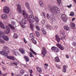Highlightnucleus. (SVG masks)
Masks as SVG:
<instances>
[{
	"label": "nucleus",
	"instance_id": "nucleus-62",
	"mask_svg": "<svg viewBox=\"0 0 76 76\" xmlns=\"http://www.w3.org/2000/svg\"><path fill=\"white\" fill-rule=\"evenodd\" d=\"M54 27L55 28V29H57V26H54Z\"/></svg>",
	"mask_w": 76,
	"mask_h": 76
},
{
	"label": "nucleus",
	"instance_id": "nucleus-49",
	"mask_svg": "<svg viewBox=\"0 0 76 76\" xmlns=\"http://www.w3.org/2000/svg\"><path fill=\"white\" fill-rule=\"evenodd\" d=\"M13 64H14L15 65H16L17 66L18 65V63L16 62H13Z\"/></svg>",
	"mask_w": 76,
	"mask_h": 76
},
{
	"label": "nucleus",
	"instance_id": "nucleus-52",
	"mask_svg": "<svg viewBox=\"0 0 76 76\" xmlns=\"http://www.w3.org/2000/svg\"><path fill=\"white\" fill-rule=\"evenodd\" d=\"M29 72L30 73H33V71L32 69L29 70Z\"/></svg>",
	"mask_w": 76,
	"mask_h": 76
},
{
	"label": "nucleus",
	"instance_id": "nucleus-40",
	"mask_svg": "<svg viewBox=\"0 0 76 76\" xmlns=\"http://www.w3.org/2000/svg\"><path fill=\"white\" fill-rule=\"evenodd\" d=\"M59 49H60L61 50H64V47H63V46H61L59 48Z\"/></svg>",
	"mask_w": 76,
	"mask_h": 76
},
{
	"label": "nucleus",
	"instance_id": "nucleus-36",
	"mask_svg": "<svg viewBox=\"0 0 76 76\" xmlns=\"http://www.w3.org/2000/svg\"><path fill=\"white\" fill-rule=\"evenodd\" d=\"M72 44V46L76 48V43L75 42H73Z\"/></svg>",
	"mask_w": 76,
	"mask_h": 76
},
{
	"label": "nucleus",
	"instance_id": "nucleus-2",
	"mask_svg": "<svg viewBox=\"0 0 76 76\" xmlns=\"http://www.w3.org/2000/svg\"><path fill=\"white\" fill-rule=\"evenodd\" d=\"M50 10L52 13L53 14L59 13L60 11V9L58 8V7L56 6H54L50 8Z\"/></svg>",
	"mask_w": 76,
	"mask_h": 76
},
{
	"label": "nucleus",
	"instance_id": "nucleus-42",
	"mask_svg": "<svg viewBox=\"0 0 76 76\" xmlns=\"http://www.w3.org/2000/svg\"><path fill=\"white\" fill-rule=\"evenodd\" d=\"M74 12H71V14L69 15L70 16H74Z\"/></svg>",
	"mask_w": 76,
	"mask_h": 76
},
{
	"label": "nucleus",
	"instance_id": "nucleus-60",
	"mask_svg": "<svg viewBox=\"0 0 76 76\" xmlns=\"http://www.w3.org/2000/svg\"><path fill=\"white\" fill-rule=\"evenodd\" d=\"M49 15L48 14H47V17L48 18H49Z\"/></svg>",
	"mask_w": 76,
	"mask_h": 76
},
{
	"label": "nucleus",
	"instance_id": "nucleus-47",
	"mask_svg": "<svg viewBox=\"0 0 76 76\" xmlns=\"http://www.w3.org/2000/svg\"><path fill=\"white\" fill-rule=\"evenodd\" d=\"M45 20H43L41 21V23L42 24H44L45 23Z\"/></svg>",
	"mask_w": 76,
	"mask_h": 76
},
{
	"label": "nucleus",
	"instance_id": "nucleus-53",
	"mask_svg": "<svg viewBox=\"0 0 76 76\" xmlns=\"http://www.w3.org/2000/svg\"><path fill=\"white\" fill-rule=\"evenodd\" d=\"M20 25L21 27H22V28H25V26H24V25H23V24H20Z\"/></svg>",
	"mask_w": 76,
	"mask_h": 76
},
{
	"label": "nucleus",
	"instance_id": "nucleus-25",
	"mask_svg": "<svg viewBox=\"0 0 76 76\" xmlns=\"http://www.w3.org/2000/svg\"><path fill=\"white\" fill-rule=\"evenodd\" d=\"M64 30H66V31H69V30L70 29L69 27L68 26H64Z\"/></svg>",
	"mask_w": 76,
	"mask_h": 76
},
{
	"label": "nucleus",
	"instance_id": "nucleus-13",
	"mask_svg": "<svg viewBox=\"0 0 76 76\" xmlns=\"http://www.w3.org/2000/svg\"><path fill=\"white\" fill-rule=\"evenodd\" d=\"M23 16H24V18H27V17L28 16V14H27V13H26L25 11L24 10H23Z\"/></svg>",
	"mask_w": 76,
	"mask_h": 76
},
{
	"label": "nucleus",
	"instance_id": "nucleus-64",
	"mask_svg": "<svg viewBox=\"0 0 76 76\" xmlns=\"http://www.w3.org/2000/svg\"><path fill=\"white\" fill-rule=\"evenodd\" d=\"M74 1V2H75V3H76V0H73Z\"/></svg>",
	"mask_w": 76,
	"mask_h": 76
},
{
	"label": "nucleus",
	"instance_id": "nucleus-5",
	"mask_svg": "<svg viewBox=\"0 0 76 76\" xmlns=\"http://www.w3.org/2000/svg\"><path fill=\"white\" fill-rule=\"evenodd\" d=\"M3 11L5 13H9L10 11V9L8 7H5L3 8Z\"/></svg>",
	"mask_w": 76,
	"mask_h": 76
},
{
	"label": "nucleus",
	"instance_id": "nucleus-7",
	"mask_svg": "<svg viewBox=\"0 0 76 76\" xmlns=\"http://www.w3.org/2000/svg\"><path fill=\"white\" fill-rule=\"evenodd\" d=\"M51 49L53 51V52H55V53H58V52H59V51L60 50L54 46L52 47Z\"/></svg>",
	"mask_w": 76,
	"mask_h": 76
},
{
	"label": "nucleus",
	"instance_id": "nucleus-30",
	"mask_svg": "<svg viewBox=\"0 0 76 76\" xmlns=\"http://www.w3.org/2000/svg\"><path fill=\"white\" fill-rule=\"evenodd\" d=\"M70 25L72 27V28H74L75 26V24L73 23H71Z\"/></svg>",
	"mask_w": 76,
	"mask_h": 76
},
{
	"label": "nucleus",
	"instance_id": "nucleus-1",
	"mask_svg": "<svg viewBox=\"0 0 76 76\" xmlns=\"http://www.w3.org/2000/svg\"><path fill=\"white\" fill-rule=\"evenodd\" d=\"M27 20L30 23H33L34 21H36V23H38V22H39L38 17L37 16H35V17L32 14H31L29 16V18H27Z\"/></svg>",
	"mask_w": 76,
	"mask_h": 76
},
{
	"label": "nucleus",
	"instance_id": "nucleus-22",
	"mask_svg": "<svg viewBox=\"0 0 76 76\" xmlns=\"http://www.w3.org/2000/svg\"><path fill=\"white\" fill-rule=\"evenodd\" d=\"M30 50L32 52V53H33V54H34V55H38V53H36L31 48H30Z\"/></svg>",
	"mask_w": 76,
	"mask_h": 76
},
{
	"label": "nucleus",
	"instance_id": "nucleus-24",
	"mask_svg": "<svg viewBox=\"0 0 76 76\" xmlns=\"http://www.w3.org/2000/svg\"><path fill=\"white\" fill-rule=\"evenodd\" d=\"M55 61L57 62L60 61V59H59V58L58 56H57L55 58Z\"/></svg>",
	"mask_w": 76,
	"mask_h": 76
},
{
	"label": "nucleus",
	"instance_id": "nucleus-43",
	"mask_svg": "<svg viewBox=\"0 0 76 76\" xmlns=\"http://www.w3.org/2000/svg\"><path fill=\"white\" fill-rule=\"evenodd\" d=\"M61 39H62V40H63V39H66V36H62V37L61 38Z\"/></svg>",
	"mask_w": 76,
	"mask_h": 76
},
{
	"label": "nucleus",
	"instance_id": "nucleus-41",
	"mask_svg": "<svg viewBox=\"0 0 76 76\" xmlns=\"http://www.w3.org/2000/svg\"><path fill=\"white\" fill-rule=\"evenodd\" d=\"M24 70H23L22 69L20 71V73L21 75H23V74L24 73Z\"/></svg>",
	"mask_w": 76,
	"mask_h": 76
},
{
	"label": "nucleus",
	"instance_id": "nucleus-31",
	"mask_svg": "<svg viewBox=\"0 0 76 76\" xmlns=\"http://www.w3.org/2000/svg\"><path fill=\"white\" fill-rule=\"evenodd\" d=\"M30 28L32 30V31H34V26L31 25L30 26Z\"/></svg>",
	"mask_w": 76,
	"mask_h": 76
},
{
	"label": "nucleus",
	"instance_id": "nucleus-16",
	"mask_svg": "<svg viewBox=\"0 0 76 76\" xmlns=\"http://www.w3.org/2000/svg\"><path fill=\"white\" fill-rule=\"evenodd\" d=\"M19 51L22 53V54H25V52L24 49L23 48H20L19 49Z\"/></svg>",
	"mask_w": 76,
	"mask_h": 76
},
{
	"label": "nucleus",
	"instance_id": "nucleus-45",
	"mask_svg": "<svg viewBox=\"0 0 76 76\" xmlns=\"http://www.w3.org/2000/svg\"><path fill=\"white\" fill-rule=\"evenodd\" d=\"M46 27L48 28V29H50L51 28V26L48 25H47L46 26Z\"/></svg>",
	"mask_w": 76,
	"mask_h": 76
},
{
	"label": "nucleus",
	"instance_id": "nucleus-4",
	"mask_svg": "<svg viewBox=\"0 0 76 76\" xmlns=\"http://www.w3.org/2000/svg\"><path fill=\"white\" fill-rule=\"evenodd\" d=\"M30 37L31 38V40L32 43H33L34 44H37V41L34 39L35 38V36H34V33H31L30 34Z\"/></svg>",
	"mask_w": 76,
	"mask_h": 76
},
{
	"label": "nucleus",
	"instance_id": "nucleus-51",
	"mask_svg": "<svg viewBox=\"0 0 76 76\" xmlns=\"http://www.w3.org/2000/svg\"><path fill=\"white\" fill-rule=\"evenodd\" d=\"M45 66V67H46V68H47V67H48V64H46V63H45L44 64Z\"/></svg>",
	"mask_w": 76,
	"mask_h": 76
},
{
	"label": "nucleus",
	"instance_id": "nucleus-44",
	"mask_svg": "<svg viewBox=\"0 0 76 76\" xmlns=\"http://www.w3.org/2000/svg\"><path fill=\"white\" fill-rule=\"evenodd\" d=\"M11 23L13 25H16V23H15V22L14 21H12Z\"/></svg>",
	"mask_w": 76,
	"mask_h": 76
},
{
	"label": "nucleus",
	"instance_id": "nucleus-33",
	"mask_svg": "<svg viewBox=\"0 0 76 76\" xmlns=\"http://www.w3.org/2000/svg\"><path fill=\"white\" fill-rule=\"evenodd\" d=\"M29 54H30V57H33V58L34 57V55H33V54L31 52H29Z\"/></svg>",
	"mask_w": 76,
	"mask_h": 76
},
{
	"label": "nucleus",
	"instance_id": "nucleus-19",
	"mask_svg": "<svg viewBox=\"0 0 76 76\" xmlns=\"http://www.w3.org/2000/svg\"><path fill=\"white\" fill-rule=\"evenodd\" d=\"M24 58L25 60H26V61L28 62L29 61V59L28 56H25L24 57Z\"/></svg>",
	"mask_w": 76,
	"mask_h": 76
},
{
	"label": "nucleus",
	"instance_id": "nucleus-61",
	"mask_svg": "<svg viewBox=\"0 0 76 76\" xmlns=\"http://www.w3.org/2000/svg\"><path fill=\"white\" fill-rule=\"evenodd\" d=\"M0 75H2V72L0 70Z\"/></svg>",
	"mask_w": 76,
	"mask_h": 76
},
{
	"label": "nucleus",
	"instance_id": "nucleus-14",
	"mask_svg": "<svg viewBox=\"0 0 76 76\" xmlns=\"http://www.w3.org/2000/svg\"><path fill=\"white\" fill-rule=\"evenodd\" d=\"M55 37L56 38V40L58 42H59L60 41V39L59 37V36L58 35H56L55 36Z\"/></svg>",
	"mask_w": 76,
	"mask_h": 76
},
{
	"label": "nucleus",
	"instance_id": "nucleus-20",
	"mask_svg": "<svg viewBox=\"0 0 76 76\" xmlns=\"http://www.w3.org/2000/svg\"><path fill=\"white\" fill-rule=\"evenodd\" d=\"M0 27L3 29H5V27L4 26V25L2 23V22H0Z\"/></svg>",
	"mask_w": 76,
	"mask_h": 76
},
{
	"label": "nucleus",
	"instance_id": "nucleus-38",
	"mask_svg": "<svg viewBox=\"0 0 76 76\" xmlns=\"http://www.w3.org/2000/svg\"><path fill=\"white\" fill-rule=\"evenodd\" d=\"M57 2L58 4H60L61 3V0H57Z\"/></svg>",
	"mask_w": 76,
	"mask_h": 76
},
{
	"label": "nucleus",
	"instance_id": "nucleus-37",
	"mask_svg": "<svg viewBox=\"0 0 76 76\" xmlns=\"http://www.w3.org/2000/svg\"><path fill=\"white\" fill-rule=\"evenodd\" d=\"M3 48L4 49H5L4 50H7V51L9 50V48L6 46H4Z\"/></svg>",
	"mask_w": 76,
	"mask_h": 76
},
{
	"label": "nucleus",
	"instance_id": "nucleus-57",
	"mask_svg": "<svg viewBox=\"0 0 76 76\" xmlns=\"http://www.w3.org/2000/svg\"><path fill=\"white\" fill-rule=\"evenodd\" d=\"M75 19H76V18H73L72 19V22H74V20H75Z\"/></svg>",
	"mask_w": 76,
	"mask_h": 76
},
{
	"label": "nucleus",
	"instance_id": "nucleus-28",
	"mask_svg": "<svg viewBox=\"0 0 76 76\" xmlns=\"http://www.w3.org/2000/svg\"><path fill=\"white\" fill-rule=\"evenodd\" d=\"M8 26H9L10 28L11 29H15V27H14V26H13L12 25L9 24H8Z\"/></svg>",
	"mask_w": 76,
	"mask_h": 76
},
{
	"label": "nucleus",
	"instance_id": "nucleus-48",
	"mask_svg": "<svg viewBox=\"0 0 76 76\" xmlns=\"http://www.w3.org/2000/svg\"><path fill=\"white\" fill-rule=\"evenodd\" d=\"M0 43H2L3 44H5V41H4L3 40H2V41H1V42Z\"/></svg>",
	"mask_w": 76,
	"mask_h": 76
},
{
	"label": "nucleus",
	"instance_id": "nucleus-50",
	"mask_svg": "<svg viewBox=\"0 0 76 76\" xmlns=\"http://www.w3.org/2000/svg\"><path fill=\"white\" fill-rule=\"evenodd\" d=\"M67 66H66V65H64L63 66V69H66V68H67Z\"/></svg>",
	"mask_w": 76,
	"mask_h": 76
},
{
	"label": "nucleus",
	"instance_id": "nucleus-63",
	"mask_svg": "<svg viewBox=\"0 0 76 76\" xmlns=\"http://www.w3.org/2000/svg\"><path fill=\"white\" fill-rule=\"evenodd\" d=\"M61 34L63 35H64V32H63V33H61Z\"/></svg>",
	"mask_w": 76,
	"mask_h": 76
},
{
	"label": "nucleus",
	"instance_id": "nucleus-17",
	"mask_svg": "<svg viewBox=\"0 0 76 76\" xmlns=\"http://www.w3.org/2000/svg\"><path fill=\"white\" fill-rule=\"evenodd\" d=\"M22 23L24 24V25H26V23H27V21H26V18H24L21 21Z\"/></svg>",
	"mask_w": 76,
	"mask_h": 76
},
{
	"label": "nucleus",
	"instance_id": "nucleus-35",
	"mask_svg": "<svg viewBox=\"0 0 76 76\" xmlns=\"http://www.w3.org/2000/svg\"><path fill=\"white\" fill-rule=\"evenodd\" d=\"M42 31L43 34H44V35H45V34H46V33H45V30H44V28H42Z\"/></svg>",
	"mask_w": 76,
	"mask_h": 76
},
{
	"label": "nucleus",
	"instance_id": "nucleus-23",
	"mask_svg": "<svg viewBox=\"0 0 76 76\" xmlns=\"http://www.w3.org/2000/svg\"><path fill=\"white\" fill-rule=\"evenodd\" d=\"M37 69L39 72V73H41V72H42V69H41V68L40 67H37Z\"/></svg>",
	"mask_w": 76,
	"mask_h": 76
},
{
	"label": "nucleus",
	"instance_id": "nucleus-21",
	"mask_svg": "<svg viewBox=\"0 0 76 76\" xmlns=\"http://www.w3.org/2000/svg\"><path fill=\"white\" fill-rule=\"evenodd\" d=\"M7 58H9V59H10V60H15V58L13 56H7Z\"/></svg>",
	"mask_w": 76,
	"mask_h": 76
},
{
	"label": "nucleus",
	"instance_id": "nucleus-46",
	"mask_svg": "<svg viewBox=\"0 0 76 76\" xmlns=\"http://www.w3.org/2000/svg\"><path fill=\"white\" fill-rule=\"evenodd\" d=\"M36 28L37 30H38V31H40V29H39V27L38 26H36Z\"/></svg>",
	"mask_w": 76,
	"mask_h": 76
},
{
	"label": "nucleus",
	"instance_id": "nucleus-8",
	"mask_svg": "<svg viewBox=\"0 0 76 76\" xmlns=\"http://www.w3.org/2000/svg\"><path fill=\"white\" fill-rule=\"evenodd\" d=\"M17 10L18 12L19 13H22V10L21 9V6L20 5L18 4L17 5Z\"/></svg>",
	"mask_w": 76,
	"mask_h": 76
},
{
	"label": "nucleus",
	"instance_id": "nucleus-15",
	"mask_svg": "<svg viewBox=\"0 0 76 76\" xmlns=\"http://www.w3.org/2000/svg\"><path fill=\"white\" fill-rule=\"evenodd\" d=\"M3 39H4L5 41H8L9 40V37L7 36H4L3 37Z\"/></svg>",
	"mask_w": 76,
	"mask_h": 76
},
{
	"label": "nucleus",
	"instance_id": "nucleus-26",
	"mask_svg": "<svg viewBox=\"0 0 76 76\" xmlns=\"http://www.w3.org/2000/svg\"><path fill=\"white\" fill-rule=\"evenodd\" d=\"M39 3L41 7H43V6H44V4H43V2L41 1H39Z\"/></svg>",
	"mask_w": 76,
	"mask_h": 76
},
{
	"label": "nucleus",
	"instance_id": "nucleus-34",
	"mask_svg": "<svg viewBox=\"0 0 76 76\" xmlns=\"http://www.w3.org/2000/svg\"><path fill=\"white\" fill-rule=\"evenodd\" d=\"M4 34V33L2 31L0 32V38H2L3 37V34Z\"/></svg>",
	"mask_w": 76,
	"mask_h": 76
},
{
	"label": "nucleus",
	"instance_id": "nucleus-12",
	"mask_svg": "<svg viewBox=\"0 0 76 76\" xmlns=\"http://www.w3.org/2000/svg\"><path fill=\"white\" fill-rule=\"evenodd\" d=\"M12 52L14 53V55H15L16 56H17V55L16 54H18V56H20V53H18V50L16 49H14L12 50Z\"/></svg>",
	"mask_w": 76,
	"mask_h": 76
},
{
	"label": "nucleus",
	"instance_id": "nucleus-32",
	"mask_svg": "<svg viewBox=\"0 0 76 76\" xmlns=\"http://www.w3.org/2000/svg\"><path fill=\"white\" fill-rule=\"evenodd\" d=\"M36 34V35L37 37H39V35H40V34L38 32V31H35Z\"/></svg>",
	"mask_w": 76,
	"mask_h": 76
},
{
	"label": "nucleus",
	"instance_id": "nucleus-9",
	"mask_svg": "<svg viewBox=\"0 0 76 76\" xmlns=\"http://www.w3.org/2000/svg\"><path fill=\"white\" fill-rule=\"evenodd\" d=\"M49 18L51 21H52V22H54V21H56V18H55V17L54 16V15L52 14L50 15Z\"/></svg>",
	"mask_w": 76,
	"mask_h": 76
},
{
	"label": "nucleus",
	"instance_id": "nucleus-54",
	"mask_svg": "<svg viewBox=\"0 0 76 76\" xmlns=\"http://www.w3.org/2000/svg\"><path fill=\"white\" fill-rule=\"evenodd\" d=\"M66 57L67 58H69V56L68 55H66Z\"/></svg>",
	"mask_w": 76,
	"mask_h": 76
},
{
	"label": "nucleus",
	"instance_id": "nucleus-10",
	"mask_svg": "<svg viewBox=\"0 0 76 76\" xmlns=\"http://www.w3.org/2000/svg\"><path fill=\"white\" fill-rule=\"evenodd\" d=\"M61 18L64 21L67 20V16L64 14H62L61 15Z\"/></svg>",
	"mask_w": 76,
	"mask_h": 76
},
{
	"label": "nucleus",
	"instance_id": "nucleus-39",
	"mask_svg": "<svg viewBox=\"0 0 76 76\" xmlns=\"http://www.w3.org/2000/svg\"><path fill=\"white\" fill-rule=\"evenodd\" d=\"M61 46V45L60 44L57 43L56 44V46L57 47L59 48Z\"/></svg>",
	"mask_w": 76,
	"mask_h": 76
},
{
	"label": "nucleus",
	"instance_id": "nucleus-58",
	"mask_svg": "<svg viewBox=\"0 0 76 76\" xmlns=\"http://www.w3.org/2000/svg\"><path fill=\"white\" fill-rule=\"evenodd\" d=\"M2 75L3 76H5L7 75V74L5 73V74H2Z\"/></svg>",
	"mask_w": 76,
	"mask_h": 76
},
{
	"label": "nucleus",
	"instance_id": "nucleus-6",
	"mask_svg": "<svg viewBox=\"0 0 76 76\" xmlns=\"http://www.w3.org/2000/svg\"><path fill=\"white\" fill-rule=\"evenodd\" d=\"M42 56L44 58L45 56V55L47 54V50L44 47L42 48Z\"/></svg>",
	"mask_w": 76,
	"mask_h": 76
},
{
	"label": "nucleus",
	"instance_id": "nucleus-18",
	"mask_svg": "<svg viewBox=\"0 0 76 76\" xmlns=\"http://www.w3.org/2000/svg\"><path fill=\"white\" fill-rule=\"evenodd\" d=\"M1 18H2V19H7V15L5 14H3L2 15Z\"/></svg>",
	"mask_w": 76,
	"mask_h": 76
},
{
	"label": "nucleus",
	"instance_id": "nucleus-11",
	"mask_svg": "<svg viewBox=\"0 0 76 76\" xmlns=\"http://www.w3.org/2000/svg\"><path fill=\"white\" fill-rule=\"evenodd\" d=\"M6 28H7V30H5L4 32L5 34H8L10 33V28L7 26H6Z\"/></svg>",
	"mask_w": 76,
	"mask_h": 76
},
{
	"label": "nucleus",
	"instance_id": "nucleus-59",
	"mask_svg": "<svg viewBox=\"0 0 76 76\" xmlns=\"http://www.w3.org/2000/svg\"><path fill=\"white\" fill-rule=\"evenodd\" d=\"M3 68V70H4V71H5V70H6V68H4V67H2Z\"/></svg>",
	"mask_w": 76,
	"mask_h": 76
},
{
	"label": "nucleus",
	"instance_id": "nucleus-55",
	"mask_svg": "<svg viewBox=\"0 0 76 76\" xmlns=\"http://www.w3.org/2000/svg\"><path fill=\"white\" fill-rule=\"evenodd\" d=\"M23 41H24V42H25V44H26V42H27L26 41V39H25V38H23Z\"/></svg>",
	"mask_w": 76,
	"mask_h": 76
},
{
	"label": "nucleus",
	"instance_id": "nucleus-56",
	"mask_svg": "<svg viewBox=\"0 0 76 76\" xmlns=\"http://www.w3.org/2000/svg\"><path fill=\"white\" fill-rule=\"evenodd\" d=\"M63 72H64V73H66V69H64L63 68Z\"/></svg>",
	"mask_w": 76,
	"mask_h": 76
},
{
	"label": "nucleus",
	"instance_id": "nucleus-29",
	"mask_svg": "<svg viewBox=\"0 0 76 76\" xmlns=\"http://www.w3.org/2000/svg\"><path fill=\"white\" fill-rule=\"evenodd\" d=\"M13 38L14 39H16L18 38V36L16 34H14L13 36Z\"/></svg>",
	"mask_w": 76,
	"mask_h": 76
},
{
	"label": "nucleus",
	"instance_id": "nucleus-27",
	"mask_svg": "<svg viewBox=\"0 0 76 76\" xmlns=\"http://www.w3.org/2000/svg\"><path fill=\"white\" fill-rule=\"evenodd\" d=\"M25 6H26V7L28 9H30V8H29V5L28 2H26L25 3Z\"/></svg>",
	"mask_w": 76,
	"mask_h": 76
},
{
	"label": "nucleus",
	"instance_id": "nucleus-3",
	"mask_svg": "<svg viewBox=\"0 0 76 76\" xmlns=\"http://www.w3.org/2000/svg\"><path fill=\"white\" fill-rule=\"evenodd\" d=\"M10 53L9 50H8V51H7L6 50H4L0 52V54L4 56L7 57L8 56V54L7 53Z\"/></svg>",
	"mask_w": 76,
	"mask_h": 76
}]
</instances>
